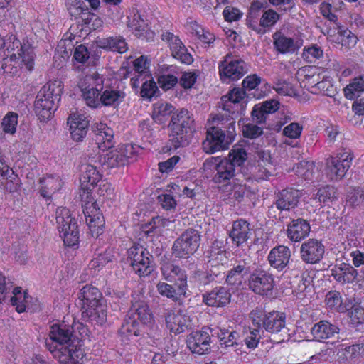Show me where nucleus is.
<instances>
[{"label":"nucleus","mask_w":364,"mask_h":364,"mask_svg":"<svg viewBox=\"0 0 364 364\" xmlns=\"http://www.w3.org/2000/svg\"><path fill=\"white\" fill-rule=\"evenodd\" d=\"M87 327L81 323L75 326L53 325L46 346L53 358L63 364H77L84 356L82 339L88 336Z\"/></svg>","instance_id":"f257e3e1"},{"label":"nucleus","mask_w":364,"mask_h":364,"mask_svg":"<svg viewBox=\"0 0 364 364\" xmlns=\"http://www.w3.org/2000/svg\"><path fill=\"white\" fill-rule=\"evenodd\" d=\"M253 326L264 330V335L275 343L289 341L291 336L289 328L286 326L285 316L283 313L272 311L264 314L262 311L255 310L250 313Z\"/></svg>","instance_id":"f03ea898"},{"label":"nucleus","mask_w":364,"mask_h":364,"mask_svg":"<svg viewBox=\"0 0 364 364\" xmlns=\"http://www.w3.org/2000/svg\"><path fill=\"white\" fill-rule=\"evenodd\" d=\"M223 121V119L218 120L216 125L207 129L206 137L202 144L205 153L210 154L227 150L233 142L236 134L235 115L232 114L225 122Z\"/></svg>","instance_id":"7ed1b4c3"},{"label":"nucleus","mask_w":364,"mask_h":364,"mask_svg":"<svg viewBox=\"0 0 364 364\" xmlns=\"http://www.w3.org/2000/svg\"><path fill=\"white\" fill-rule=\"evenodd\" d=\"M193 114L186 109H181L173 114L168 125L169 129L170 150L188 146L194 132Z\"/></svg>","instance_id":"20e7f679"},{"label":"nucleus","mask_w":364,"mask_h":364,"mask_svg":"<svg viewBox=\"0 0 364 364\" xmlns=\"http://www.w3.org/2000/svg\"><path fill=\"white\" fill-rule=\"evenodd\" d=\"M63 83L55 80L45 85L38 92L34 103V110L41 122L49 119L57 109L55 102L60 100Z\"/></svg>","instance_id":"39448f33"},{"label":"nucleus","mask_w":364,"mask_h":364,"mask_svg":"<svg viewBox=\"0 0 364 364\" xmlns=\"http://www.w3.org/2000/svg\"><path fill=\"white\" fill-rule=\"evenodd\" d=\"M152 314L144 301H136L129 309L121 328L122 334L129 336H138L144 325L151 324Z\"/></svg>","instance_id":"423d86ee"},{"label":"nucleus","mask_w":364,"mask_h":364,"mask_svg":"<svg viewBox=\"0 0 364 364\" xmlns=\"http://www.w3.org/2000/svg\"><path fill=\"white\" fill-rule=\"evenodd\" d=\"M261 82V77L256 74L247 75L242 81V88L234 87L221 98L223 109L231 114L239 113L241 105L239 103L244 99L246 92L244 89L252 90Z\"/></svg>","instance_id":"0eeeda50"},{"label":"nucleus","mask_w":364,"mask_h":364,"mask_svg":"<svg viewBox=\"0 0 364 364\" xmlns=\"http://www.w3.org/2000/svg\"><path fill=\"white\" fill-rule=\"evenodd\" d=\"M56 224L64 244L68 247L77 245L79 230L77 221L66 208H58L56 210Z\"/></svg>","instance_id":"6e6552de"},{"label":"nucleus","mask_w":364,"mask_h":364,"mask_svg":"<svg viewBox=\"0 0 364 364\" xmlns=\"http://www.w3.org/2000/svg\"><path fill=\"white\" fill-rule=\"evenodd\" d=\"M218 69L221 80L228 82L242 78L248 72L249 66L242 58L228 53L220 62Z\"/></svg>","instance_id":"1a4fd4ad"},{"label":"nucleus","mask_w":364,"mask_h":364,"mask_svg":"<svg viewBox=\"0 0 364 364\" xmlns=\"http://www.w3.org/2000/svg\"><path fill=\"white\" fill-rule=\"evenodd\" d=\"M353 155L350 150H342L335 156L326 160V173L331 181H338L342 179L350 168Z\"/></svg>","instance_id":"9d476101"},{"label":"nucleus","mask_w":364,"mask_h":364,"mask_svg":"<svg viewBox=\"0 0 364 364\" xmlns=\"http://www.w3.org/2000/svg\"><path fill=\"white\" fill-rule=\"evenodd\" d=\"M200 235L198 230L188 228L186 230L173 242L172 254L175 257L188 258L198 249Z\"/></svg>","instance_id":"9b49d317"},{"label":"nucleus","mask_w":364,"mask_h":364,"mask_svg":"<svg viewBox=\"0 0 364 364\" xmlns=\"http://www.w3.org/2000/svg\"><path fill=\"white\" fill-rule=\"evenodd\" d=\"M127 260L139 277L149 275L154 267L151 264L152 255L143 246L133 245L127 251Z\"/></svg>","instance_id":"f8f14e48"},{"label":"nucleus","mask_w":364,"mask_h":364,"mask_svg":"<svg viewBox=\"0 0 364 364\" xmlns=\"http://www.w3.org/2000/svg\"><path fill=\"white\" fill-rule=\"evenodd\" d=\"M300 258L306 264H314L318 263L323 257L325 246L318 239H308L304 242L299 250Z\"/></svg>","instance_id":"ddd939ff"},{"label":"nucleus","mask_w":364,"mask_h":364,"mask_svg":"<svg viewBox=\"0 0 364 364\" xmlns=\"http://www.w3.org/2000/svg\"><path fill=\"white\" fill-rule=\"evenodd\" d=\"M248 286L257 294L267 295L274 288V279L272 274L266 271H257L250 274Z\"/></svg>","instance_id":"4468645a"},{"label":"nucleus","mask_w":364,"mask_h":364,"mask_svg":"<svg viewBox=\"0 0 364 364\" xmlns=\"http://www.w3.org/2000/svg\"><path fill=\"white\" fill-rule=\"evenodd\" d=\"M210 333L212 336L218 338L221 348H232L235 352L241 351L242 340L237 331L217 326L211 328Z\"/></svg>","instance_id":"2eb2a0df"},{"label":"nucleus","mask_w":364,"mask_h":364,"mask_svg":"<svg viewBox=\"0 0 364 364\" xmlns=\"http://www.w3.org/2000/svg\"><path fill=\"white\" fill-rule=\"evenodd\" d=\"M133 154V147L129 144L119 146L118 149L112 150L106 154L102 161V166L108 168L123 166L129 161Z\"/></svg>","instance_id":"dca6fc26"},{"label":"nucleus","mask_w":364,"mask_h":364,"mask_svg":"<svg viewBox=\"0 0 364 364\" xmlns=\"http://www.w3.org/2000/svg\"><path fill=\"white\" fill-rule=\"evenodd\" d=\"M187 346L193 353L203 355L210 350V336L206 331H196L190 333L186 340Z\"/></svg>","instance_id":"f3484780"},{"label":"nucleus","mask_w":364,"mask_h":364,"mask_svg":"<svg viewBox=\"0 0 364 364\" xmlns=\"http://www.w3.org/2000/svg\"><path fill=\"white\" fill-rule=\"evenodd\" d=\"M166 325L171 333L179 334L190 325V317L181 310L168 309L165 315Z\"/></svg>","instance_id":"a211bd4d"},{"label":"nucleus","mask_w":364,"mask_h":364,"mask_svg":"<svg viewBox=\"0 0 364 364\" xmlns=\"http://www.w3.org/2000/svg\"><path fill=\"white\" fill-rule=\"evenodd\" d=\"M102 164V161L91 159L87 164L81 166L80 183L83 189L89 190L91 186H95L101 179V174L97 170L98 166Z\"/></svg>","instance_id":"6ab92c4d"},{"label":"nucleus","mask_w":364,"mask_h":364,"mask_svg":"<svg viewBox=\"0 0 364 364\" xmlns=\"http://www.w3.org/2000/svg\"><path fill=\"white\" fill-rule=\"evenodd\" d=\"M90 120L87 117L80 112L71 114L68 119L72 139L75 141H81L85 137Z\"/></svg>","instance_id":"aec40b11"},{"label":"nucleus","mask_w":364,"mask_h":364,"mask_svg":"<svg viewBox=\"0 0 364 364\" xmlns=\"http://www.w3.org/2000/svg\"><path fill=\"white\" fill-rule=\"evenodd\" d=\"M291 257L290 248L285 245H277L269 252L267 261L269 265L279 272L286 269Z\"/></svg>","instance_id":"412c9836"},{"label":"nucleus","mask_w":364,"mask_h":364,"mask_svg":"<svg viewBox=\"0 0 364 364\" xmlns=\"http://www.w3.org/2000/svg\"><path fill=\"white\" fill-rule=\"evenodd\" d=\"M250 224L244 219H238L232 223V228L229 232V237L237 247H241L252 236Z\"/></svg>","instance_id":"4be33fe9"},{"label":"nucleus","mask_w":364,"mask_h":364,"mask_svg":"<svg viewBox=\"0 0 364 364\" xmlns=\"http://www.w3.org/2000/svg\"><path fill=\"white\" fill-rule=\"evenodd\" d=\"M301 197V193L294 188H286L278 192L274 204L276 208L282 210H290L295 208Z\"/></svg>","instance_id":"5701e85b"},{"label":"nucleus","mask_w":364,"mask_h":364,"mask_svg":"<svg viewBox=\"0 0 364 364\" xmlns=\"http://www.w3.org/2000/svg\"><path fill=\"white\" fill-rule=\"evenodd\" d=\"M161 272L165 280L188 287L186 271L178 266L166 261L161 264Z\"/></svg>","instance_id":"b1692460"},{"label":"nucleus","mask_w":364,"mask_h":364,"mask_svg":"<svg viewBox=\"0 0 364 364\" xmlns=\"http://www.w3.org/2000/svg\"><path fill=\"white\" fill-rule=\"evenodd\" d=\"M236 264L225 274L226 283L232 286L242 284L245 275L250 271L251 259L249 257L236 262Z\"/></svg>","instance_id":"393cba45"},{"label":"nucleus","mask_w":364,"mask_h":364,"mask_svg":"<svg viewBox=\"0 0 364 364\" xmlns=\"http://www.w3.org/2000/svg\"><path fill=\"white\" fill-rule=\"evenodd\" d=\"M310 230V225L306 220L294 219L287 225V236L291 242H299L309 235Z\"/></svg>","instance_id":"a878e982"},{"label":"nucleus","mask_w":364,"mask_h":364,"mask_svg":"<svg viewBox=\"0 0 364 364\" xmlns=\"http://www.w3.org/2000/svg\"><path fill=\"white\" fill-rule=\"evenodd\" d=\"M231 294L224 287H217L211 291L203 295V302L213 307L225 306L230 302Z\"/></svg>","instance_id":"bb28decb"},{"label":"nucleus","mask_w":364,"mask_h":364,"mask_svg":"<svg viewBox=\"0 0 364 364\" xmlns=\"http://www.w3.org/2000/svg\"><path fill=\"white\" fill-rule=\"evenodd\" d=\"M92 131L95 134L96 144L98 148L102 151L113 146V130L104 123H95L92 125Z\"/></svg>","instance_id":"cd10ccee"},{"label":"nucleus","mask_w":364,"mask_h":364,"mask_svg":"<svg viewBox=\"0 0 364 364\" xmlns=\"http://www.w3.org/2000/svg\"><path fill=\"white\" fill-rule=\"evenodd\" d=\"M274 46L281 54H291L297 52L302 46V41L287 37L280 33L273 36Z\"/></svg>","instance_id":"c85d7f7f"},{"label":"nucleus","mask_w":364,"mask_h":364,"mask_svg":"<svg viewBox=\"0 0 364 364\" xmlns=\"http://www.w3.org/2000/svg\"><path fill=\"white\" fill-rule=\"evenodd\" d=\"M156 291L162 296L166 297L173 301H177L183 297H187L188 287L181 284H169L164 282H159L156 284Z\"/></svg>","instance_id":"c756f323"},{"label":"nucleus","mask_w":364,"mask_h":364,"mask_svg":"<svg viewBox=\"0 0 364 364\" xmlns=\"http://www.w3.org/2000/svg\"><path fill=\"white\" fill-rule=\"evenodd\" d=\"M79 299L82 301V309L89 307H97L102 303V295L100 290L92 286L86 285L82 287L79 294Z\"/></svg>","instance_id":"7c9ffc66"},{"label":"nucleus","mask_w":364,"mask_h":364,"mask_svg":"<svg viewBox=\"0 0 364 364\" xmlns=\"http://www.w3.org/2000/svg\"><path fill=\"white\" fill-rule=\"evenodd\" d=\"M126 94L122 89L106 86L100 93V107H117L124 100Z\"/></svg>","instance_id":"2f4dec72"},{"label":"nucleus","mask_w":364,"mask_h":364,"mask_svg":"<svg viewBox=\"0 0 364 364\" xmlns=\"http://www.w3.org/2000/svg\"><path fill=\"white\" fill-rule=\"evenodd\" d=\"M311 333L316 341H322L338 334L339 328L326 320H321L314 325Z\"/></svg>","instance_id":"473e14b6"},{"label":"nucleus","mask_w":364,"mask_h":364,"mask_svg":"<svg viewBox=\"0 0 364 364\" xmlns=\"http://www.w3.org/2000/svg\"><path fill=\"white\" fill-rule=\"evenodd\" d=\"M216 173L213 177V181L216 183H223L235 178H239L241 174L236 173V168L227 159H223L216 166Z\"/></svg>","instance_id":"72a5a7b5"},{"label":"nucleus","mask_w":364,"mask_h":364,"mask_svg":"<svg viewBox=\"0 0 364 364\" xmlns=\"http://www.w3.org/2000/svg\"><path fill=\"white\" fill-rule=\"evenodd\" d=\"M332 276L340 283H351L356 279L358 271L350 264L343 262L332 269Z\"/></svg>","instance_id":"f704fd0d"},{"label":"nucleus","mask_w":364,"mask_h":364,"mask_svg":"<svg viewBox=\"0 0 364 364\" xmlns=\"http://www.w3.org/2000/svg\"><path fill=\"white\" fill-rule=\"evenodd\" d=\"M41 195L46 200L50 198L52 194L59 191L63 185L61 179L57 176H48L40 180Z\"/></svg>","instance_id":"c9c22d12"},{"label":"nucleus","mask_w":364,"mask_h":364,"mask_svg":"<svg viewBox=\"0 0 364 364\" xmlns=\"http://www.w3.org/2000/svg\"><path fill=\"white\" fill-rule=\"evenodd\" d=\"M97 46L103 49L124 53L128 50L127 43L121 36L108 37L97 41Z\"/></svg>","instance_id":"e433bc0d"},{"label":"nucleus","mask_w":364,"mask_h":364,"mask_svg":"<svg viewBox=\"0 0 364 364\" xmlns=\"http://www.w3.org/2000/svg\"><path fill=\"white\" fill-rule=\"evenodd\" d=\"M82 316L87 321L97 325H102L107 321L106 306L102 304L97 306V307H89L83 309Z\"/></svg>","instance_id":"4c0bfd02"},{"label":"nucleus","mask_w":364,"mask_h":364,"mask_svg":"<svg viewBox=\"0 0 364 364\" xmlns=\"http://www.w3.org/2000/svg\"><path fill=\"white\" fill-rule=\"evenodd\" d=\"M338 196L336 190L334 187L325 186L320 188L316 194H315L313 200L319 205H329V203L337 200Z\"/></svg>","instance_id":"58836bf2"},{"label":"nucleus","mask_w":364,"mask_h":364,"mask_svg":"<svg viewBox=\"0 0 364 364\" xmlns=\"http://www.w3.org/2000/svg\"><path fill=\"white\" fill-rule=\"evenodd\" d=\"M345 97L348 100H354L364 92V75L354 77L351 82L343 90Z\"/></svg>","instance_id":"ea45409f"},{"label":"nucleus","mask_w":364,"mask_h":364,"mask_svg":"<svg viewBox=\"0 0 364 364\" xmlns=\"http://www.w3.org/2000/svg\"><path fill=\"white\" fill-rule=\"evenodd\" d=\"M303 127L299 123L291 122L284 127L282 134L285 136L287 139L284 141V144L295 147L297 146V142L294 143L292 139H299L302 132Z\"/></svg>","instance_id":"a19ab883"},{"label":"nucleus","mask_w":364,"mask_h":364,"mask_svg":"<svg viewBox=\"0 0 364 364\" xmlns=\"http://www.w3.org/2000/svg\"><path fill=\"white\" fill-rule=\"evenodd\" d=\"M85 215L92 236L97 237L102 234L105 220L102 214L97 213L95 215H90L87 211L85 213Z\"/></svg>","instance_id":"79ce46f5"},{"label":"nucleus","mask_w":364,"mask_h":364,"mask_svg":"<svg viewBox=\"0 0 364 364\" xmlns=\"http://www.w3.org/2000/svg\"><path fill=\"white\" fill-rule=\"evenodd\" d=\"M79 87L82 93L83 99L86 105L91 108L100 107V92L93 88L85 87V84H79Z\"/></svg>","instance_id":"37998d69"},{"label":"nucleus","mask_w":364,"mask_h":364,"mask_svg":"<svg viewBox=\"0 0 364 364\" xmlns=\"http://www.w3.org/2000/svg\"><path fill=\"white\" fill-rule=\"evenodd\" d=\"M127 26L135 32L136 36H140L145 31L147 23L138 11L133 10L127 16Z\"/></svg>","instance_id":"c03bdc74"},{"label":"nucleus","mask_w":364,"mask_h":364,"mask_svg":"<svg viewBox=\"0 0 364 364\" xmlns=\"http://www.w3.org/2000/svg\"><path fill=\"white\" fill-rule=\"evenodd\" d=\"M174 109L172 105L164 102H157L153 105L152 118L159 123L164 122V117L171 114Z\"/></svg>","instance_id":"a18cd8bd"},{"label":"nucleus","mask_w":364,"mask_h":364,"mask_svg":"<svg viewBox=\"0 0 364 364\" xmlns=\"http://www.w3.org/2000/svg\"><path fill=\"white\" fill-rule=\"evenodd\" d=\"M262 337H266L264 330L259 327L253 326L252 324L248 335L242 340V343L245 342L248 348L255 349Z\"/></svg>","instance_id":"49530a36"},{"label":"nucleus","mask_w":364,"mask_h":364,"mask_svg":"<svg viewBox=\"0 0 364 364\" xmlns=\"http://www.w3.org/2000/svg\"><path fill=\"white\" fill-rule=\"evenodd\" d=\"M104 77L102 75L95 73L92 75H86L82 80H80L79 84H85V87L88 88H93L95 90L102 92L105 87H104Z\"/></svg>","instance_id":"de8ad7c7"},{"label":"nucleus","mask_w":364,"mask_h":364,"mask_svg":"<svg viewBox=\"0 0 364 364\" xmlns=\"http://www.w3.org/2000/svg\"><path fill=\"white\" fill-rule=\"evenodd\" d=\"M315 166L311 161H301L295 169L296 175L305 181H313L315 176Z\"/></svg>","instance_id":"09e8293b"},{"label":"nucleus","mask_w":364,"mask_h":364,"mask_svg":"<svg viewBox=\"0 0 364 364\" xmlns=\"http://www.w3.org/2000/svg\"><path fill=\"white\" fill-rule=\"evenodd\" d=\"M306 78L308 80L309 84H313L312 89L316 91L319 90L326 94L328 87L331 86L329 77H323L322 80L319 74H313L312 75H306Z\"/></svg>","instance_id":"8fccbe9b"},{"label":"nucleus","mask_w":364,"mask_h":364,"mask_svg":"<svg viewBox=\"0 0 364 364\" xmlns=\"http://www.w3.org/2000/svg\"><path fill=\"white\" fill-rule=\"evenodd\" d=\"M326 305L331 310L345 311L348 310L346 306H343L341 294L336 291H329L326 296Z\"/></svg>","instance_id":"3c124183"},{"label":"nucleus","mask_w":364,"mask_h":364,"mask_svg":"<svg viewBox=\"0 0 364 364\" xmlns=\"http://www.w3.org/2000/svg\"><path fill=\"white\" fill-rule=\"evenodd\" d=\"M247 154L244 148L235 146L230 152L228 159H226L232 164L234 168L236 166L239 168L247 160Z\"/></svg>","instance_id":"603ef678"},{"label":"nucleus","mask_w":364,"mask_h":364,"mask_svg":"<svg viewBox=\"0 0 364 364\" xmlns=\"http://www.w3.org/2000/svg\"><path fill=\"white\" fill-rule=\"evenodd\" d=\"M342 353L340 356H343L346 360H350L358 355H364V343H357L339 350L338 354Z\"/></svg>","instance_id":"864d4df0"},{"label":"nucleus","mask_w":364,"mask_h":364,"mask_svg":"<svg viewBox=\"0 0 364 364\" xmlns=\"http://www.w3.org/2000/svg\"><path fill=\"white\" fill-rule=\"evenodd\" d=\"M18 124V114L14 112H9L3 118L1 127L5 133L14 134Z\"/></svg>","instance_id":"5fc2aeb1"},{"label":"nucleus","mask_w":364,"mask_h":364,"mask_svg":"<svg viewBox=\"0 0 364 364\" xmlns=\"http://www.w3.org/2000/svg\"><path fill=\"white\" fill-rule=\"evenodd\" d=\"M305 262L301 259H291L285 269V273L290 277H299L305 271Z\"/></svg>","instance_id":"6e6d98bb"},{"label":"nucleus","mask_w":364,"mask_h":364,"mask_svg":"<svg viewBox=\"0 0 364 364\" xmlns=\"http://www.w3.org/2000/svg\"><path fill=\"white\" fill-rule=\"evenodd\" d=\"M161 40L168 44L171 54L176 53V50L181 48V47L184 46L178 36L168 31L162 33Z\"/></svg>","instance_id":"4d7b16f0"},{"label":"nucleus","mask_w":364,"mask_h":364,"mask_svg":"<svg viewBox=\"0 0 364 364\" xmlns=\"http://www.w3.org/2000/svg\"><path fill=\"white\" fill-rule=\"evenodd\" d=\"M323 55V51L320 46L312 45L311 46L304 48L302 57L306 61L314 63L316 60L322 58Z\"/></svg>","instance_id":"13d9d810"},{"label":"nucleus","mask_w":364,"mask_h":364,"mask_svg":"<svg viewBox=\"0 0 364 364\" xmlns=\"http://www.w3.org/2000/svg\"><path fill=\"white\" fill-rule=\"evenodd\" d=\"M146 80L143 82V85L141 87L140 94L143 98H151L158 91V87L156 82L154 81L151 75L147 77Z\"/></svg>","instance_id":"bf43d9fd"},{"label":"nucleus","mask_w":364,"mask_h":364,"mask_svg":"<svg viewBox=\"0 0 364 364\" xmlns=\"http://www.w3.org/2000/svg\"><path fill=\"white\" fill-rule=\"evenodd\" d=\"M272 166L269 167L268 165H264L259 162L252 171V177L256 181L267 180L272 175Z\"/></svg>","instance_id":"052dcab7"},{"label":"nucleus","mask_w":364,"mask_h":364,"mask_svg":"<svg viewBox=\"0 0 364 364\" xmlns=\"http://www.w3.org/2000/svg\"><path fill=\"white\" fill-rule=\"evenodd\" d=\"M241 178H244V176L242 175L239 178H233L232 182L233 184L232 189L233 197L237 200H241L246 192V186L243 183L244 180Z\"/></svg>","instance_id":"680f3d73"},{"label":"nucleus","mask_w":364,"mask_h":364,"mask_svg":"<svg viewBox=\"0 0 364 364\" xmlns=\"http://www.w3.org/2000/svg\"><path fill=\"white\" fill-rule=\"evenodd\" d=\"M242 133L245 138L253 139L260 136L263 134V129L255 124L247 123L243 125Z\"/></svg>","instance_id":"e2e57ef3"},{"label":"nucleus","mask_w":364,"mask_h":364,"mask_svg":"<svg viewBox=\"0 0 364 364\" xmlns=\"http://www.w3.org/2000/svg\"><path fill=\"white\" fill-rule=\"evenodd\" d=\"M338 33L340 35V41L343 46L352 48L356 44L357 37L350 30H341Z\"/></svg>","instance_id":"0e129e2a"},{"label":"nucleus","mask_w":364,"mask_h":364,"mask_svg":"<svg viewBox=\"0 0 364 364\" xmlns=\"http://www.w3.org/2000/svg\"><path fill=\"white\" fill-rule=\"evenodd\" d=\"M198 77L196 71L184 72L182 73L179 82L184 89H190L196 83Z\"/></svg>","instance_id":"69168bd1"},{"label":"nucleus","mask_w":364,"mask_h":364,"mask_svg":"<svg viewBox=\"0 0 364 364\" xmlns=\"http://www.w3.org/2000/svg\"><path fill=\"white\" fill-rule=\"evenodd\" d=\"M171 55L181 62L183 64L186 65H190L193 63V58L191 54L188 51V49L185 46L181 47V48H179L176 50V53H173Z\"/></svg>","instance_id":"338daca9"},{"label":"nucleus","mask_w":364,"mask_h":364,"mask_svg":"<svg viewBox=\"0 0 364 364\" xmlns=\"http://www.w3.org/2000/svg\"><path fill=\"white\" fill-rule=\"evenodd\" d=\"M279 19V14L272 9L266 11L261 17L260 25L263 27L273 26Z\"/></svg>","instance_id":"774afa93"}]
</instances>
